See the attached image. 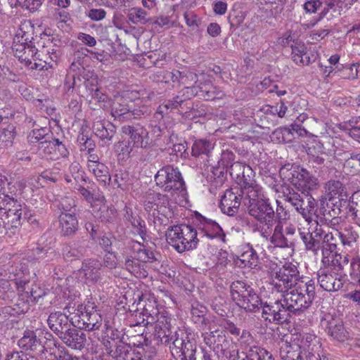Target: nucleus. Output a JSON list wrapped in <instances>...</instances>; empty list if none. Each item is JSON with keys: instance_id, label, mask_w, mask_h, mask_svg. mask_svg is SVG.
Masks as SVG:
<instances>
[{"instance_id": "nucleus-1", "label": "nucleus", "mask_w": 360, "mask_h": 360, "mask_svg": "<svg viewBox=\"0 0 360 360\" xmlns=\"http://www.w3.org/2000/svg\"><path fill=\"white\" fill-rule=\"evenodd\" d=\"M25 186V179H8L0 174V233H14L21 226L27 208L18 197Z\"/></svg>"}, {"instance_id": "nucleus-2", "label": "nucleus", "mask_w": 360, "mask_h": 360, "mask_svg": "<svg viewBox=\"0 0 360 360\" xmlns=\"http://www.w3.org/2000/svg\"><path fill=\"white\" fill-rule=\"evenodd\" d=\"M282 301L290 312L307 309L314 297L315 287L312 281H300L297 285L285 292Z\"/></svg>"}, {"instance_id": "nucleus-3", "label": "nucleus", "mask_w": 360, "mask_h": 360, "mask_svg": "<svg viewBox=\"0 0 360 360\" xmlns=\"http://www.w3.org/2000/svg\"><path fill=\"white\" fill-rule=\"evenodd\" d=\"M166 238L167 243L179 252L195 249L199 241L197 230L185 224L168 229Z\"/></svg>"}, {"instance_id": "nucleus-4", "label": "nucleus", "mask_w": 360, "mask_h": 360, "mask_svg": "<svg viewBox=\"0 0 360 360\" xmlns=\"http://www.w3.org/2000/svg\"><path fill=\"white\" fill-rule=\"evenodd\" d=\"M279 174L283 181L290 182L302 193H309L319 186L318 179L297 165H285L280 169Z\"/></svg>"}, {"instance_id": "nucleus-5", "label": "nucleus", "mask_w": 360, "mask_h": 360, "mask_svg": "<svg viewBox=\"0 0 360 360\" xmlns=\"http://www.w3.org/2000/svg\"><path fill=\"white\" fill-rule=\"evenodd\" d=\"M357 237L356 233L350 227H345L341 231L333 229L331 231H326L322 229V255L335 252L339 240L344 247L352 248L356 241Z\"/></svg>"}, {"instance_id": "nucleus-6", "label": "nucleus", "mask_w": 360, "mask_h": 360, "mask_svg": "<svg viewBox=\"0 0 360 360\" xmlns=\"http://www.w3.org/2000/svg\"><path fill=\"white\" fill-rule=\"evenodd\" d=\"M231 295L236 304L246 311H255L262 305L254 289L243 281H236L231 283Z\"/></svg>"}, {"instance_id": "nucleus-7", "label": "nucleus", "mask_w": 360, "mask_h": 360, "mask_svg": "<svg viewBox=\"0 0 360 360\" xmlns=\"http://www.w3.org/2000/svg\"><path fill=\"white\" fill-rule=\"evenodd\" d=\"M201 329L204 342L210 349L219 352L223 351L226 344L225 331L219 328V322L217 317L208 316L201 323Z\"/></svg>"}, {"instance_id": "nucleus-8", "label": "nucleus", "mask_w": 360, "mask_h": 360, "mask_svg": "<svg viewBox=\"0 0 360 360\" xmlns=\"http://www.w3.org/2000/svg\"><path fill=\"white\" fill-rule=\"evenodd\" d=\"M158 186L172 195L185 193V184L181 174L177 168L168 165L158 170L155 176Z\"/></svg>"}, {"instance_id": "nucleus-9", "label": "nucleus", "mask_w": 360, "mask_h": 360, "mask_svg": "<svg viewBox=\"0 0 360 360\" xmlns=\"http://www.w3.org/2000/svg\"><path fill=\"white\" fill-rule=\"evenodd\" d=\"M280 40V43L283 46H287L292 42L291 58L298 65H309L317 58V52L308 49L303 41L295 39L291 32L285 33Z\"/></svg>"}, {"instance_id": "nucleus-10", "label": "nucleus", "mask_w": 360, "mask_h": 360, "mask_svg": "<svg viewBox=\"0 0 360 360\" xmlns=\"http://www.w3.org/2000/svg\"><path fill=\"white\" fill-rule=\"evenodd\" d=\"M300 281H304L300 279L295 265L285 263L272 274L270 283L274 290L283 293L297 285Z\"/></svg>"}, {"instance_id": "nucleus-11", "label": "nucleus", "mask_w": 360, "mask_h": 360, "mask_svg": "<svg viewBox=\"0 0 360 360\" xmlns=\"http://www.w3.org/2000/svg\"><path fill=\"white\" fill-rule=\"evenodd\" d=\"M249 213L259 221L262 236L267 238L271 233L274 212L267 198L248 206Z\"/></svg>"}, {"instance_id": "nucleus-12", "label": "nucleus", "mask_w": 360, "mask_h": 360, "mask_svg": "<svg viewBox=\"0 0 360 360\" xmlns=\"http://www.w3.org/2000/svg\"><path fill=\"white\" fill-rule=\"evenodd\" d=\"M134 93H125L122 96H115L112 103V115L119 117L125 115L126 118H138L141 115L148 114L150 110L148 107L143 105L141 108L136 109L133 104L128 103V99L134 97Z\"/></svg>"}, {"instance_id": "nucleus-13", "label": "nucleus", "mask_w": 360, "mask_h": 360, "mask_svg": "<svg viewBox=\"0 0 360 360\" xmlns=\"http://www.w3.org/2000/svg\"><path fill=\"white\" fill-rule=\"evenodd\" d=\"M8 278L10 281L14 283L18 292L25 295L26 298H30L31 300L36 301L43 295L39 288L35 290L29 288V276L26 269L14 271V269L12 268L11 270H9Z\"/></svg>"}, {"instance_id": "nucleus-14", "label": "nucleus", "mask_w": 360, "mask_h": 360, "mask_svg": "<svg viewBox=\"0 0 360 360\" xmlns=\"http://www.w3.org/2000/svg\"><path fill=\"white\" fill-rule=\"evenodd\" d=\"M96 309V304L90 300L78 307L77 314L86 330H98L101 326L102 317Z\"/></svg>"}, {"instance_id": "nucleus-15", "label": "nucleus", "mask_w": 360, "mask_h": 360, "mask_svg": "<svg viewBox=\"0 0 360 360\" xmlns=\"http://www.w3.org/2000/svg\"><path fill=\"white\" fill-rule=\"evenodd\" d=\"M74 205L73 200L68 198L63 199L60 203V209L64 211L59 217L60 228L62 233L66 236L74 233L78 229V220L76 216L66 212Z\"/></svg>"}, {"instance_id": "nucleus-16", "label": "nucleus", "mask_w": 360, "mask_h": 360, "mask_svg": "<svg viewBox=\"0 0 360 360\" xmlns=\"http://www.w3.org/2000/svg\"><path fill=\"white\" fill-rule=\"evenodd\" d=\"M282 300L263 306L262 317L271 323H280L288 319L289 311Z\"/></svg>"}, {"instance_id": "nucleus-17", "label": "nucleus", "mask_w": 360, "mask_h": 360, "mask_svg": "<svg viewBox=\"0 0 360 360\" xmlns=\"http://www.w3.org/2000/svg\"><path fill=\"white\" fill-rule=\"evenodd\" d=\"M330 271L325 267L320 269L318 274V282L321 288L326 291H337L343 286L344 276L335 271H333V274H332Z\"/></svg>"}, {"instance_id": "nucleus-18", "label": "nucleus", "mask_w": 360, "mask_h": 360, "mask_svg": "<svg viewBox=\"0 0 360 360\" xmlns=\"http://www.w3.org/2000/svg\"><path fill=\"white\" fill-rule=\"evenodd\" d=\"M242 195L238 188L227 189L221 197L220 207L221 211L229 216L238 212Z\"/></svg>"}, {"instance_id": "nucleus-19", "label": "nucleus", "mask_w": 360, "mask_h": 360, "mask_svg": "<svg viewBox=\"0 0 360 360\" xmlns=\"http://www.w3.org/2000/svg\"><path fill=\"white\" fill-rule=\"evenodd\" d=\"M58 55L52 48L51 43L43 46L41 49H37L36 60L31 67V70H48L56 63Z\"/></svg>"}, {"instance_id": "nucleus-20", "label": "nucleus", "mask_w": 360, "mask_h": 360, "mask_svg": "<svg viewBox=\"0 0 360 360\" xmlns=\"http://www.w3.org/2000/svg\"><path fill=\"white\" fill-rule=\"evenodd\" d=\"M230 174L236 177L238 183L240 185V190L243 187L256 184L255 179V173L249 166L242 162H236L233 163L231 167Z\"/></svg>"}, {"instance_id": "nucleus-21", "label": "nucleus", "mask_w": 360, "mask_h": 360, "mask_svg": "<svg viewBox=\"0 0 360 360\" xmlns=\"http://www.w3.org/2000/svg\"><path fill=\"white\" fill-rule=\"evenodd\" d=\"M169 201L165 195H157L154 205H153V216L155 219V223H159L161 225H167L169 223V218L173 215L170 208L167 207Z\"/></svg>"}, {"instance_id": "nucleus-22", "label": "nucleus", "mask_w": 360, "mask_h": 360, "mask_svg": "<svg viewBox=\"0 0 360 360\" xmlns=\"http://www.w3.org/2000/svg\"><path fill=\"white\" fill-rule=\"evenodd\" d=\"M349 262V255L342 253L329 252L327 255H322L321 263L326 269H330L338 274L344 270Z\"/></svg>"}, {"instance_id": "nucleus-23", "label": "nucleus", "mask_w": 360, "mask_h": 360, "mask_svg": "<svg viewBox=\"0 0 360 360\" xmlns=\"http://www.w3.org/2000/svg\"><path fill=\"white\" fill-rule=\"evenodd\" d=\"M322 326L326 332L333 339L344 342L348 338V333L345 330L342 321L338 319L330 317L324 319L321 321Z\"/></svg>"}, {"instance_id": "nucleus-24", "label": "nucleus", "mask_w": 360, "mask_h": 360, "mask_svg": "<svg viewBox=\"0 0 360 360\" xmlns=\"http://www.w3.org/2000/svg\"><path fill=\"white\" fill-rule=\"evenodd\" d=\"M12 50L15 57L30 69L36 60L37 48L32 43L13 45Z\"/></svg>"}, {"instance_id": "nucleus-25", "label": "nucleus", "mask_w": 360, "mask_h": 360, "mask_svg": "<svg viewBox=\"0 0 360 360\" xmlns=\"http://www.w3.org/2000/svg\"><path fill=\"white\" fill-rule=\"evenodd\" d=\"M101 266V263L96 259L85 260L79 270V275L86 283H95L100 279Z\"/></svg>"}, {"instance_id": "nucleus-26", "label": "nucleus", "mask_w": 360, "mask_h": 360, "mask_svg": "<svg viewBox=\"0 0 360 360\" xmlns=\"http://www.w3.org/2000/svg\"><path fill=\"white\" fill-rule=\"evenodd\" d=\"M321 234L322 227L318 224L311 233L300 232L306 249L311 251L314 255H317L320 250H322Z\"/></svg>"}, {"instance_id": "nucleus-27", "label": "nucleus", "mask_w": 360, "mask_h": 360, "mask_svg": "<svg viewBox=\"0 0 360 360\" xmlns=\"http://www.w3.org/2000/svg\"><path fill=\"white\" fill-rule=\"evenodd\" d=\"M59 338L67 346L75 349L83 348L86 342L85 334L75 328H68Z\"/></svg>"}, {"instance_id": "nucleus-28", "label": "nucleus", "mask_w": 360, "mask_h": 360, "mask_svg": "<svg viewBox=\"0 0 360 360\" xmlns=\"http://www.w3.org/2000/svg\"><path fill=\"white\" fill-rule=\"evenodd\" d=\"M198 231V236L206 237L207 238H218L224 240L225 235L221 226L214 221L205 219L201 221Z\"/></svg>"}, {"instance_id": "nucleus-29", "label": "nucleus", "mask_w": 360, "mask_h": 360, "mask_svg": "<svg viewBox=\"0 0 360 360\" xmlns=\"http://www.w3.org/2000/svg\"><path fill=\"white\" fill-rule=\"evenodd\" d=\"M122 132L129 136L130 141L133 142L134 146L145 147L148 144V132L143 127L124 126Z\"/></svg>"}, {"instance_id": "nucleus-30", "label": "nucleus", "mask_w": 360, "mask_h": 360, "mask_svg": "<svg viewBox=\"0 0 360 360\" xmlns=\"http://www.w3.org/2000/svg\"><path fill=\"white\" fill-rule=\"evenodd\" d=\"M240 191L244 202L248 206L266 198L263 188L257 183L245 186Z\"/></svg>"}, {"instance_id": "nucleus-31", "label": "nucleus", "mask_w": 360, "mask_h": 360, "mask_svg": "<svg viewBox=\"0 0 360 360\" xmlns=\"http://www.w3.org/2000/svg\"><path fill=\"white\" fill-rule=\"evenodd\" d=\"M279 345V355L281 360H298L301 358L302 352L299 349V346L292 340L290 342L287 339H283Z\"/></svg>"}, {"instance_id": "nucleus-32", "label": "nucleus", "mask_w": 360, "mask_h": 360, "mask_svg": "<svg viewBox=\"0 0 360 360\" xmlns=\"http://www.w3.org/2000/svg\"><path fill=\"white\" fill-rule=\"evenodd\" d=\"M47 321L49 328L58 336L68 329L69 325L68 317L59 311L51 313Z\"/></svg>"}, {"instance_id": "nucleus-33", "label": "nucleus", "mask_w": 360, "mask_h": 360, "mask_svg": "<svg viewBox=\"0 0 360 360\" xmlns=\"http://www.w3.org/2000/svg\"><path fill=\"white\" fill-rule=\"evenodd\" d=\"M95 217L100 219L102 221H110L115 218L116 210L113 206L106 204L105 198L102 202H98L92 207Z\"/></svg>"}, {"instance_id": "nucleus-34", "label": "nucleus", "mask_w": 360, "mask_h": 360, "mask_svg": "<svg viewBox=\"0 0 360 360\" xmlns=\"http://www.w3.org/2000/svg\"><path fill=\"white\" fill-rule=\"evenodd\" d=\"M89 172L94 175L97 181L103 186L109 185L111 181V176L108 167L102 162L92 165L88 168Z\"/></svg>"}, {"instance_id": "nucleus-35", "label": "nucleus", "mask_w": 360, "mask_h": 360, "mask_svg": "<svg viewBox=\"0 0 360 360\" xmlns=\"http://www.w3.org/2000/svg\"><path fill=\"white\" fill-rule=\"evenodd\" d=\"M93 131L101 140L110 141L115 134L114 127L108 123L105 125L102 120H98L94 122Z\"/></svg>"}, {"instance_id": "nucleus-36", "label": "nucleus", "mask_w": 360, "mask_h": 360, "mask_svg": "<svg viewBox=\"0 0 360 360\" xmlns=\"http://www.w3.org/2000/svg\"><path fill=\"white\" fill-rule=\"evenodd\" d=\"M171 317L166 311L160 312L158 315L155 330L159 338L167 337L169 334Z\"/></svg>"}, {"instance_id": "nucleus-37", "label": "nucleus", "mask_w": 360, "mask_h": 360, "mask_svg": "<svg viewBox=\"0 0 360 360\" xmlns=\"http://www.w3.org/2000/svg\"><path fill=\"white\" fill-rule=\"evenodd\" d=\"M258 262V256L254 249L250 246L245 247V250L241 254L240 257L236 262L239 266H248L253 268Z\"/></svg>"}, {"instance_id": "nucleus-38", "label": "nucleus", "mask_w": 360, "mask_h": 360, "mask_svg": "<svg viewBox=\"0 0 360 360\" xmlns=\"http://www.w3.org/2000/svg\"><path fill=\"white\" fill-rule=\"evenodd\" d=\"M316 340V336L312 333H305L302 335H294L292 341L299 346L301 352L309 351L312 342Z\"/></svg>"}, {"instance_id": "nucleus-39", "label": "nucleus", "mask_w": 360, "mask_h": 360, "mask_svg": "<svg viewBox=\"0 0 360 360\" xmlns=\"http://www.w3.org/2000/svg\"><path fill=\"white\" fill-rule=\"evenodd\" d=\"M124 217L131 223L134 229V233L140 235L143 238L145 235V222L139 216H134L128 209L126 210Z\"/></svg>"}, {"instance_id": "nucleus-40", "label": "nucleus", "mask_w": 360, "mask_h": 360, "mask_svg": "<svg viewBox=\"0 0 360 360\" xmlns=\"http://www.w3.org/2000/svg\"><path fill=\"white\" fill-rule=\"evenodd\" d=\"M342 184L339 181H329L326 184V195L330 201L336 198H342Z\"/></svg>"}, {"instance_id": "nucleus-41", "label": "nucleus", "mask_w": 360, "mask_h": 360, "mask_svg": "<svg viewBox=\"0 0 360 360\" xmlns=\"http://www.w3.org/2000/svg\"><path fill=\"white\" fill-rule=\"evenodd\" d=\"M115 147L118 160L123 161L130 157L134 146L131 144L130 141L124 140L118 142Z\"/></svg>"}, {"instance_id": "nucleus-42", "label": "nucleus", "mask_w": 360, "mask_h": 360, "mask_svg": "<svg viewBox=\"0 0 360 360\" xmlns=\"http://www.w3.org/2000/svg\"><path fill=\"white\" fill-rule=\"evenodd\" d=\"M244 360H274L273 355L264 348L252 347Z\"/></svg>"}, {"instance_id": "nucleus-43", "label": "nucleus", "mask_w": 360, "mask_h": 360, "mask_svg": "<svg viewBox=\"0 0 360 360\" xmlns=\"http://www.w3.org/2000/svg\"><path fill=\"white\" fill-rule=\"evenodd\" d=\"M11 7H21L34 12L37 10L44 0H8Z\"/></svg>"}, {"instance_id": "nucleus-44", "label": "nucleus", "mask_w": 360, "mask_h": 360, "mask_svg": "<svg viewBox=\"0 0 360 360\" xmlns=\"http://www.w3.org/2000/svg\"><path fill=\"white\" fill-rule=\"evenodd\" d=\"M212 149L213 145L210 141L203 139L197 140L192 146V155L195 157L208 155Z\"/></svg>"}, {"instance_id": "nucleus-45", "label": "nucleus", "mask_w": 360, "mask_h": 360, "mask_svg": "<svg viewBox=\"0 0 360 360\" xmlns=\"http://www.w3.org/2000/svg\"><path fill=\"white\" fill-rule=\"evenodd\" d=\"M271 243L276 247L286 248L288 246V239L283 233V226L278 223L274 228L273 235L271 237Z\"/></svg>"}, {"instance_id": "nucleus-46", "label": "nucleus", "mask_w": 360, "mask_h": 360, "mask_svg": "<svg viewBox=\"0 0 360 360\" xmlns=\"http://www.w3.org/2000/svg\"><path fill=\"white\" fill-rule=\"evenodd\" d=\"M285 200L295 207L296 210L300 212L304 218L308 215V210L303 207V200L300 198V194L296 192H289L285 196Z\"/></svg>"}, {"instance_id": "nucleus-47", "label": "nucleus", "mask_w": 360, "mask_h": 360, "mask_svg": "<svg viewBox=\"0 0 360 360\" xmlns=\"http://www.w3.org/2000/svg\"><path fill=\"white\" fill-rule=\"evenodd\" d=\"M37 343L38 340L32 330L25 331L23 336L18 341L19 346L25 349H33Z\"/></svg>"}, {"instance_id": "nucleus-48", "label": "nucleus", "mask_w": 360, "mask_h": 360, "mask_svg": "<svg viewBox=\"0 0 360 360\" xmlns=\"http://www.w3.org/2000/svg\"><path fill=\"white\" fill-rule=\"evenodd\" d=\"M126 267L127 270L134 275L136 278H143L148 276V272L146 270L145 264H140L134 260L127 259L126 261Z\"/></svg>"}, {"instance_id": "nucleus-49", "label": "nucleus", "mask_w": 360, "mask_h": 360, "mask_svg": "<svg viewBox=\"0 0 360 360\" xmlns=\"http://www.w3.org/2000/svg\"><path fill=\"white\" fill-rule=\"evenodd\" d=\"M80 194L86 199V200L91 205V207L95 206L99 202L104 200V195L101 193L92 194L89 190L84 187L80 186L78 188Z\"/></svg>"}, {"instance_id": "nucleus-50", "label": "nucleus", "mask_w": 360, "mask_h": 360, "mask_svg": "<svg viewBox=\"0 0 360 360\" xmlns=\"http://www.w3.org/2000/svg\"><path fill=\"white\" fill-rule=\"evenodd\" d=\"M146 17L147 13L140 8L130 9L128 14L129 20L134 24H145L148 21Z\"/></svg>"}, {"instance_id": "nucleus-51", "label": "nucleus", "mask_w": 360, "mask_h": 360, "mask_svg": "<svg viewBox=\"0 0 360 360\" xmlns=\"http://www.w3.org/2000/svg\"><path fill=\"white\" fill-rule=\"evenodd\" d=\"M136 255L135 256V260L134 262H136L137 263L141 262L143 264H146L149 262H152L154 255L153 253L145 248L142 247L140 243L138 244V248H136Z\"/></svg>"}, {"instance_id": "nucleus-52", "label": "nucleus", "mask_w": 360, "mask_h": 360, "mask_svg": "<svg viewBox=\"0 0 360 360\" xmlns=\"http://www.w3.org/2000/svg\"><path fill=\"white\" fill-rule=\"evenodd\" d=\"M61 347L53 342H49L42 350V357L46 360H55Z\"/></svg>"}, {"instance_id": "nucleus-53", "label": "nucleus", "mask_w": 360, "mask_h": 360, "mask_svg": "<svg viewBox=\"0 0 360 360\" xmlns=\"http://www.w3.org/2000/svg\"><path fill=\"white\" fill-rule=\"evenodd\" d=\"M349 276L352 282L360 285V258L353 257L350 261Z\"/></svg>"}, {"instance_id": "nucleus-54", "label": "nucleus", "mask_w": 360, "mask_h": 360, "mask_svg": "<svg viewBox=\"0 0 360 360\" xmlns=\"http://www.w3.org/2000/svg\"><path fill=\"white\" fill-rule=\"evenodd\" d=\"M198 82L197 75L190 70L184 69L181 71L180 84L186 88L193 86Z\"/></svg>"}, {"instance_id": "nucleus-55", "label": "nucleus", "mask_w": 360, "mask_h": 360, "mask_svg": "<svg viewBox=\"0 0 360 360\" xmlns=\"http://www.w3.org/2000/svg\"><path fill=\"white\" fill-rule=\"evenodd\" d=\"M15 127L8 125L4 128L0 134V141L4 143L5 146H11L15 137Z\"/></svg>"}, {"instance_id": "nucleus-56", "label": "nucleus", "mask_w": 360, "mask_h": 360, "mask_svg": "<svg viewBox=\"0 0 360 360\" xmlns=\"http://www.w3.org/2000/svg\"><path fill=\"white\" fill-rule=\"evenodd\" d=\"M291 130L296 131L298 133L300 136H303L307 134V131L304 129H302L298 124H292L291 125V129L284 128L281 129L276 130L273 134L274 136H276L278 139L281 136H282V138H283L284 135L290 136L291 135ZM281 141L285 142V140L284 139H282Z\"/></svg>"}, {"instance_id": "nucleus-57", "label": "nucleus", "mask_w": 360, "mask_h": 360, "mask_svg": "<svg viewBox=\"0 0 360 360\" xmlns=\"http://www.w3.org/2000/svg\"><path fill=\"white\" fill-rule=\"evenodd\" d=\"M183 102L179 96L174 98L172 100L165 101L158 108V112L160 114H167L169 110L177 108Z\"/></svg>"}, {"instance_id": "nucleus-58", "label": "nucleus", "mask_w": 360, "mask_h": 360, "mask_svg": "<svg viewBox=\"0 0 360 360\" xmlns=\"http://www.w3.org/2000/svg\"><path fill=\"white\" fill-rule=\"evenodd\" d=\"M128 179V174L124 170H116L114 174V184L117 187L123 188L126 185Z\"/></svg>"}, {"instance_id": "nucleus-59", "label": "nucleus", "mask_w": 360, "mask_h": 360, "mask_svg": "<svg viewBox=\"0 0 360 360\" xmlns=\"http://www.w3.org/2000/svg\"><path fill=\"white\" fill-rule=\"evenodd\" d=\"M321 6L322 2L321 0H308L304 4L303 8L307 13H315Z\"/></svg>"}, {"instance_id": "nucleus-60", "label": "nucleus", "mask_w": 360, "mask_h": 360, "mask_svg": "<svg viewBox=\"0 0 360 360\" xmlns=\"http://www.w3.org/2000/svg\"><path fill=\"white\" fill-rule=\"evenodd\" d=\"M184 16L186 25L190 27L195 28L200 24V18L193 12H186Z\"/></svg>"}, {"instance_id": "nucleus-61", "label": "nucleus", "mask_w": 360, "mask_h": 360, "mask_svg": "<svg viewBox=\"0 0 360 360\" xmlns=\"http://www.w3.org/2000/svg\"><path fill=\"white\" fill-rule=\"evenodd\" d=\"M27 34L24 32H20V29L18 28L17 32L13 38V45L25 44L32 43L31 41L32 36L27 37Z\"/></svg>"}, {"instance_id": "nucleus-62", "label": "nucleus", "mask_w": 360, "mask_h": 360, "mask_svg": "<svg viewBox=\"0 0 360 360\" xmlns=\"http://www.w3.org/2000/svg\"><path fill=\"white\" fill-rule=\"evenodd\" d=\"M181 71L173 70L172 71H166L164 74L163 78L165 82H181Z\"/></svg>"}, {"instance_id": "nucleus-63", "label": "nucleus", "mask_w": 360, "mask_h": 360, "mask_svg": "<svg viewBox=\"0 0 360 360\" xmlns=\"http://www.w3.org/2000/svg\"><path fill=\"white\" fill-rule=\"evenodd\" d=\"M47 133L46 128H40L32 130L29 135V139L31 142H36L41 140Z\"/></svg>"}, {"instance_id": "nucleus-64", "label": "nucleus", "mask_w": 360, "mask_h": 360, "mask_svg": "<svg viewBox=\"0 0 360 360\" xmlns=\"http://www.w3.org/2000/svg\"><path fill=\"white\" fill-rule=\"evenodd\" d=\"M104 264L105 266L112 269L117 264V259L113 252H108L104 257Z\"/></svg>"}]
</instances>
